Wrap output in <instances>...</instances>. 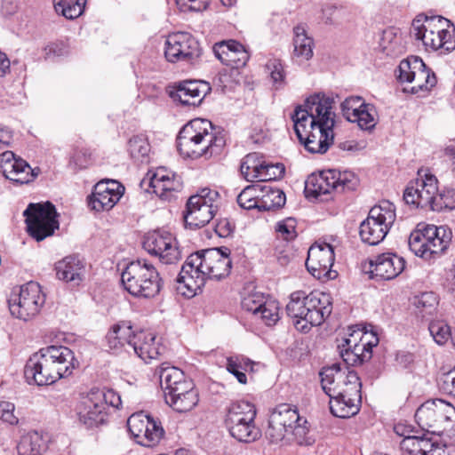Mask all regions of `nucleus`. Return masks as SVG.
Masks as SVG:
<instances>
[{
    "label": "nucleus",
    "instance_id": "052dcab7",
    "mask_svg": "<svg viewBox=\"0 0 455 455\" xmlns=\"http://www.w3.org/2000/svg\"><path fill=\"white\" fill-rule=\"evenodd\" d=\"M267 68L275 88L282 87L284 84L285 73L281 61L279 60H270L267 63Z\"/></svg>",
    "mask_w": 455,
    "mask_h": 455
},
{
    "label": "nucleus",
    "instance_id": "f3484780",
    "mask_svg": "<svg viewBox=\"0 0 455 455\" xmlns=\"http://www.w3.org/2000/svg\"><path fill=\"white\" fill-rule=\"evenodd\" d=\"M438 180L428 170H419L418 178L411 182L403 193L407 204L415 207L431 208L437 193Z\"/></svg>",
    "mask_w": 455,
    "mask_h": 455
},
{
    "label": "nucleus",
    "instance_id": "c85d7f7f",
    "mask_svg": "<svg viewBox=\"0 0 455 455\" xmlns=\"http://www.w3.org/2000/svg\"><path fill=\"white\" fill-rule=\"evenodd\" d=\"M149 187L158 197L170 200L173 194L182 188L180 178L164 167L157 168L154 172H148Z\"/></svg>",
    "mask_w": 455,
    "mask_h": 455
},
{
    "label": "nucleus",
    "instance_id": "338daca9",
    "mask_svg": "<svg viewBox=\"0 0 455 455\" xmlns=\"http://www.w3.org/2000/svg\"><path fill=\"white\" fill-rule=\"evenodd\" d=\"M188 392H197L194 388V385L191 381L186 380L183 383H180L179 386H175L169 391H165L164 399L172 398L174 396H180L188 394Z\"/></svg>",
    "mask_w": 455,
    "mask_h": 455
},
{
    "label": "nucleus",
    "instance_id": "9b49d317",
    "mask_svg": "<svg viewBox=\"0 0 455 455\" xmlns=\"http://www.w3.org/2000/svg\"><path fill=\"white\" fill-rule=\"evenodd\" d=\"M334 100L323 92H317L307 97L303 105L298 106L291 119L309 124H319L326 128H333L335 114L332 111Z\"/></svg>",
    "mask_w": 455,
    "mask_h": 455
},
{
    "label": "nucleus",
    "instance_id": "b1692460",
    "mask_svg": "<svg viewBox=\"0 0 455 455\" xmlns=\"http://www.w3.org/2000/svg\"><path fill=\"white\" fill-rule=\"evenodd\" d=\"M350 386L340 395L330 397L331 412L338 418H349L355 415L361 406V382H357L355 378L352 377Z\"/></svg>",
    "mask_w": 455,
    "mask_h": 455
},
{
    "label": "nucleus",
    "instance_id": "423d86ee",
    "mask_svg": "<svg viewBox=\"0 0 455 455\" xmlns=\"http://www.w3.org/2000/svg\"><path fill=\"white\" fill-rule=\"evenodd\" d=\"M124 288L132 296L153 298L161 289V277L156 267L145 259L130 262L123 270Z\"/></svg>",
    "mask_w": 455,
    "mask_h": 455
},
{
    "label": "nucleus",
    "instance_id": "4be33fe9",
    "mask_svg": "<svg viewBox=\"0 0 455 455\" xmlns=\"http://www.w3.org/2000/svg\"><path fill=\"white\" fill-rule=\"evenodd\" d=\"M334 260L332 245L325 242H319L308 249L306 267L308 272L319 280L334 279L337 276V272L331 270Z\"/></svg>",
    "mask_w": 455,
    "mask_h": 455
},
{
    "label": "nucleus",
    "instance_id": "13d9d810",
    "mask_svg": "<svg viewBox=\"0 0 455 455\" xmlns=\"http://www.w3.org/2000/svg\"><path fill=\"white\" fill-rule=\"evenodd\" d=\"M366 103L363 99L360 96H350L347 97L341 103V111L343 116L349 122L351 118H354L357 112L362 109Z\"/></svg>",
    "mask_w": 455,
    "mask_h": 455
},
{
    "label": "nucleus",
    "instance_id": "c03bdc74",
    "mask_svg": "<svg viewBox=\"0 0 455 455\" xmlns=\"http://www.w3.org/2000/svg\"><path fill=\"white\" fill-rule=\"evenodd\" d=\"M159 378L164 393L187 380L184 372L180 369L173 366L162 368Z\"/></svg>",
    "mask_w": 455,
    "mask_h": 455
},
{
    "label": "nucleus",
    "instance_id": "0eeeda50",
    "mask_svg": "<svg viewBox=\"0 0 455 455\" xmlns=\"http://www.w3.org/2000/svg\"><path fill=\"white\" fill-rule=\"evenodd\" d=\"M451 241V231L445 226L419 225L409 236L410 250L418 257L433 259L440 256Z\"/></svg>",
    "mask_w": 455,
    "mask_h": 455
},
{
    "label": "nucleus",
    "instance_id": "09e8293b",
    "mask_svg": "<svg viewBox=\"0 0 455 455\" xmlns=\"http://www.w3.org/2000/svg\"><path fill=\"white\" fill-rule=\"evenodd\" d=\"M417 314L422 318L431 315L436 307L437 298L433 292H423L414 298L413 302Z\"/></svg>",
    "mask_w": 455,
    "mask_h": 455
},
{
    "label": "nucleus",
    "instance_id": "f03ea898",
    "mask_svg": "<svg viewBox=\"0 0 455 455\" xmlns=\"http://www.w3.org/2000/svg\"><path fill=\"white\" fill-rule=\"evenodd\" d=\"M77 366L78 362L69 347L47 346L28 358L24 376L28 384L51 385L70 376Z\"/></svg>",
    "mask_w": 455,
    "mask_h": 455
},
{
    "label": "nucleus",
    "instance_id": "680f3d73",
    "mask_svg": "<svg viewBox=\"0 0 455 455\" xmlns=\"http://www.w3.org/2000/svg\"><path fill=\"white\" fill-rule=\"evenodd\" d=\"M91 392L93 393V395L101 396V402L104 405V409L108 411V406L118 407L121 404L120 396L112 389H100V388H92Z\"/></svg>",
    "mask_w": 455,
    "mask_h": 455
},
{
    "label": "nucleus",
    "instance_id": "c9c22d12",
    "mask_svg": "<svg viewBox=\"0 0 455 455\" xmlns=\"http://www.w3.org/2000/svg\"><path fill=\"white\" fill-rule=\"evenodd\" d=\"M135 332L128 322H121L114 324L106 335L108 347L114 353H117L124 348L130 352L127 347H132V338Z\"/></svg>",
    "mask_w": 455,
    "mask_h": 455
},
{
    "label": "nucleus",
    "instance_id": "7c9ffc66",
    "mask_svg": "<svg viewBox=\"0 0 455 455\" xmlns=\"http://www.w3.org/2000/svg\"><path fill=\"white\" fill-rule=\"evenodd\" d=\"M213 52L223 64L233 68L245 66L250 58L244 46L235 40L216 43L213 46Z\"/></svg>",
    "mask_w": 455,
    "mask_h": 455
},
{
    "label": "nucleus",
    "instance_id": "864d4df0",
    "mask_svg": "<svg viewBox=\"0 0 455 455\" xmlns=\"http://www.w3.org/2000/svg\"><path fill=\"white\" fill-rule=\"evenodd\" d=\"M151 417L144 412H137L132 414L127 420V426L130 433L134 437L135 441L138 437H141L142 431L148 427L150 422L153 420Z\"/></svg>",
    "mask_w": 455,
    "mask_h": 455
},
{
    "label": "nucleus",
    "instance_id": "a19ab883",
    "mask_svg": "<svg viewBox=\"0 0 455 455\" xmlns=\"http://www.w3.org/2000/svg\"><path fill=\"white\" fill-rule=\"evenodd\" d=\"M253 362L243 355H233L227 358L226 368L228 371L232 373L241 384L247 381L246 375L243 371L252 370Z\"/></svg>",
    "mask_w": 455,
    "mask_h": 455
},
{
    "label": "nucleus",
    "instance_id": "412c9836",
    "mask_svg": "<svg viewBox=\"0 0 455 455\" xmlns=\"http://www.w3.org/2000/svg\"><path fill=\"white\" fill-rule=\"evenodd\" d=\"M164 55L168 61L194 63L201 55L198 41L189 33L170 34L164 44Z\"/></svg>",
    "mask_w": 455,
    "mask_h": 455
},
{
    "label": "nucleus",
    "instance_id": "4d7b16f0",
    "mask_svg": "<svg viewBox=\"0 0 455 455\" xmlns=\"http://www.w3.org/2000/svg\"><path fill=\"white\" fill-rule=\"evenodd\" d=\"M262 321L267 326H272L279 320V305L275 300H267L259 312V315L255 316Z\"/></svg>",
    "mask_w": 455,
    "mask_h": 455
},
{
    "label": "nucleus",
    "instance_id": "de8ad7c7",
    "mask_svg": "<svg viewBox=\"0 0 455 455\" xmlns=\"http://www.w3.org/2000/svg\"><path fill=\"white\" fill-rule=\"evenodd\" d=\"M400 446L403 451L410 455H422V451H426L432 446V442L427 438L409 435L401 441Z\"/></svg>",
    "mask_w": 455,
    "mask_h": 455
},
{
    "label": "nucleus",
    "instance_id": "37998d69",
    "mask_svg": "<svg viewBox=\"0 0 455 455\" xmlns=\"http://www.w3.org/2000/svg\"><path fill=\"white\" fill-rule=\"evenodd\" d=\"M260 184L249 185L237 196V203L245 210H259Z\"/></svg>",
    "mask_w": 455,
    "mask_h": 455
},
{
    "label": "nucleus",
    "instance_id": "ea45409f",
    "mask_svg": "<svg viewBox=\"0 0 455 455\" xmlns=\"http://www.w3.org/2000/svg\"><path fill=\"white\" fill-rule=\"evenodd\" d=\"M284 193L276 188L260 184L259 211H270L284 205Z\"/></svg>",
    "mask_w": 455,
    "mask_h": 455
},
{
    "label": "nucleus",
    "instance_id": "5fc2aeb1",
    "mask_svg": "<svg viewBox=\"0 0 455 455\" xmlns=\"http://www.w3.org/2000/svg\"><path fill=\"white\" fill-rule=\"evenodd\" d=\"M297 221L293 218H286L276 222L275 231L276 236L286 242L294 240L297 237Z\"/></svg>",
    "mask_w": 455,
    "mask_h": 455
},
{
    "label": "nucleus",
    "instance_id": "bf43d9fd",
    "mask_svg": "<svg viewBox=\"0 0 455 455\" xmlns=\"http://www.w3.org/2000/svg\"><path fill=\"white\" fill-rule=\"evenodd\" d=\"M428 329L438 345H444L451 338L450 326L443 321L432 322Z\"/></svg>",
    "mask_w": 455,
    "mask_h": 455
},
{
    "label": "nucleus",
    "instance_id": "0e129e2a",
    "mask_svg": "<svg viewBox=\"0 0 455 455\" xmlns=\"http://www.w3.org/2000/svg\"><path fill=\"white\" fill-rule=\"evenodd\" d=\"M89 164L90 156L84 150H76L69 161V165L76 171L86 168Z\"/></svg>",
    "mask_w": 455,
    "mask_h": 455
},
{
    "label": "nucleus",
    "instance_id": "9d476101",
    "mask_svg": "<svg viewBox=\"0 0 455 455\" xmlns=\"http://www.w3.org/2000/svg\"><path fill=\"white\" fill-rule=\"evenodd\" d=\"M395 219V206L391 202L383 201L373 206L359 228L362 242L369 245L379 244L387 235Z\"/></svg>",
    "mask_w": 455,
    "mask_h": 455
},
{
    "label": "nucleus",
    "instance_id": "473e14b6",
    "mask_svg": "<svg viewBox=\"0 0 455 455\" xmlns=\"http://www.w3.org/2000/svg\"><path fill=\"white\" fill-rule=\"evenodd\" d=\"M131 349L145 363H149L156 359L164 348L156 341L153 332L140 331L133 335Z\"/></svg>",
    "mask_w": 455,
    "mask_h": 455
},
{
    "label": "nucleus",
    "instance_id": "79ce46f5",
    "mask_svg": "<svg viewBox=\"0 0 455 455\" xmlns=\"http://www.w3.org/2000/svg\"><path fill=\"white\" fill-rule=\"evenodd\" d=\"M57 12L65 18L73 20L78 18L84 11L86 0H52Z\"/></svg>",
    "mask_w": 455,
    "mask_h": 455
},
{
    "label": "nucleus",
    "instance_id": "dca6fc26",
    "mask_svg": "<svg viewBox=\"0 0 455 455\" xmlns=\"http://www.w3.org/2000/svg\"><path fill=\"white\" fill-rule=\"evenodd\" d=\"M351 332L346 338L340 348V355L347 364L361 363L366 357V353L371 354V348L378 345L379 339L373 332L363 331L357 328H351Z\"/></svg>",
    "mask_w": 455,
    "mask_h": 455
},
{
    "label": "nucleus",
    "instance_id": "a878e982",
    "mask_svg": "<svg viewBox=\"0 0 455 455\" xmlns=\"http://www.w3.org/2000/svg\"><path fill=\"white\" fill-rule=\"evenodd\" d=\"M352 376L357 379V382H361L355 371L348 367L342 369L339 364L334 363L331 366L324 367L320 371L321 385L329 397L338 395L349 387Z\"/></svg>",
    "mask_w": 455,
    "mask_h": 455
},
{
    "label": "nucleus",
    "instance_id": "4c0bfd02",
    "mask_svg": "<svg viewBox=\"0 0 455 455\" xmlns=\"http://www.w3.org/2000/svg\"><path fill=\"white\" fill-rule=\"evenodd\" d=\"M293 58L298 62L308 60L313 57L314 40L310 37L303 25L293 28Z\"/></svg>",
    "mask_w": 455,
    "mask_h": 455
},
{
    "label": "nucleus",
    "instance_id": "6ab92c4d",
    "mask_svg": "<svg viewBox=\"0 0 455 455\" xmlns=\"http://www.w3.org/2000/svg\"><path fill=\"white\" fill-rule=\"evenodd\" d=\"M143 248L164 264H174L181 258L176 238L164 229L148 232L144 237Z\"/></svg>",
    "mask_w": 455,
    "mask_h": 455
},
{
    "label": "nucleus",
    "instance_id": "cd10ccee",
    "mask_svg": "<svg viewBox=\"0 0 455 455\" xmlns=\"http://www.w3.org/2000/svg\"><path fill=\"white\" fill-rule=\"evenodd\" d=\"M405 260L403 257L392 252H384L370 260L371 278L392 280L403 273Z\"/></svg>",
    "mask_w": 455,
    "mask_h": 455
},
{
    "label": "nucleus",
    "instance_id": "39448f33",
    "mask_svg": "<svg viewBox=\"0 0 455 455\" xmlns=\"http://www.w3.org/2000/svg\"><path fill=\"white\" fill-rule=\"evenodd\" d=\"M449 22L442 16L418 15L412 21L411 34L422 41L427 50L450 52L455 49V39L447 28Z\"/></svg>",
    "mask_w": 455,
    "mask_h": 455
},
{
    "label": "nucleus",
    "instance_id": "aec40b11",
    "mask_svg": "<svg viewBox=\"0 0 455 455\" xmlns=\"http://www.w3.org/2000/svg\"><path fill=\"white\" fill-rule=\"evenodd\" d=\"M398 71L400 82L414 84L411 89L412 93H417L419 91H428L436 84L435 74L417 56H411L402 60L398 66Z\"/></svg>",
    "mask_w": 455,
    "mask_h": 455
},
{
    "label": "nucleus",
    "instance_id": "6e6552de",
    "mask_svg": "<svg viewBox=\"0 0 455 455\" xmlns=\"http://www.w3.org/2000/svg\"><path fill=\"white\" fill-rule=\"evenodd\" d=\"M256 409L247 401L232 403L227 409L225 425L229 434L239 442L251 443L260 437L255 425Z\"/></svg>",
    "mask_w": 455,
    "mask_h": 455
},
{
    "label": "nucleus",
    "instance_id": "ddd939ff",
    "mask_svg": "<svg viewBox=\"0 0 455 455\" xmlns=\"http://www.w3.org/2000/svg\"><path fill=\"white\" fill-rule=\"evenodd\" d=\"M23 215L28 234L36 241L52 235L59 228L58 214L50 202L29 204Z\"/></svg>",
    "mask_w": 455,
    "mask_h": 455
},
{
    "label": "nucleus",
    "instance_id": "72a5a7b5",
    "mask_svg": "<svg viewBox=\"0 0 455 455\" xmlns=\"http://www.w3.org/2000/svg\"><path fill=\"white\" fill-rule=\"evenodd\" d=\"M280 421L269 419L268 427L266 431L267 438L273 443H289L296 442L301 444L307 434V427L305 425H296L294 428L290 429L283 427Z\"/></svg>",
    "mask_w": 455,
    "mask_h": 455
},
{
    "label": "nucleus",
    "instance_id": "49530a36",
    "mask_svg": "<svg viewBox=\"0 0 455 455\" xmlns=\"http://www.w3.org/2000/svg\"><path fill=\"white\" fill-rule=\"evenodd\" d=\"M351 123H356L357 125L365 131L372 130L377 124V111L373 105L366 103L364 107L356 113Z\"/></svg>",
    "mask_w": 455,
    "mask_h": 455
},
{
    "label": "nucleus",
    "instance_id": "1a4fd4ad",
    "mask_svg": "<svg viewBox=\"0 0 455 455\" xmlns=\"http://www.w3.org/2000/svg\"><path fill=\"white\" fill-rule=\"evenodd\" d=\"M359 185L358 177L351 171L325 170L313 173L305 182L307 196L318 197L331 191L339 193L355 190Z\"/></svg>",
    "mask_w": 455,
    "mask_h": 455
},
{
    "label": "nucleus",
    "instance_id": "393cba45",
    "mask_svg": "<svg viewBox=\"0 0 455 455\" xmlns=\"http://www.w3.org/2000/svg\"><path fill=\"white\" fill-rule=\"evenodd\" d=\"M124 193V187L118 181L101 180L94 186L92 194L88 197V204L95 212L112 209Z\"/></svg>",
    "mask_w": 455,
    "mask_h": 455
},
{
    "label": "nucleus",
    "instance_id": "f257e3e1",
    "mask_svg": "<svg viewBox=\"0 0 455 455\" xmlns=\"http://www.w3.org/2000/svg\"><path fill=\"white\" fill-rule=\"evenodd\" d=\"M232 260L228 248H212L189 255L178 276V291L191 298L204 286L207 279L221 280L230 274Z\"/></svg>",
    "mask_w": 455,
    "mask_h": 455
},
{
    "label": "nucleus",
    "instance_id": "5701e85b",
    "mask_svg": "<svg viewBox=\"0 0 455 455\" xmlns=\"http://www.w3.org/2000/svg\"><path fill=\"white\" fill-rule=\"evenodd\" d=\"M240 172L247 181H267L282 177L284 167L282 164L267 163L260 154L254 152L243 159Z\"/></svg>",
    "mask_w": 455,
    "mask_h": 455
},
{
    "label": "nucleus",
    "instance_id": "f8f14e48",
    "mask_svg": "<svg viewBox=\"0 0 455 455\" xmlns=\"http://www.w3.org/2000/svg\"><path fill=\"white\" fill-rule=\"evenodd\" d=\"M220 203V195L208 188L191 196L187 203L184 220L187 226L199 228L208 224L214 217Z\"/></svg>",
    "mask_w": 455,
    "mask_h": 455
},
{
    "label": "nucleus",
    "instance_id": "bb28decb",
    "mask_svg": "<svg viewBox=\"0 0 455 455\" xmlns=\"http://www.w3.org/2000/svg\"><path fill=\"white\" fill-rule=\"evenodd\" d=\"M101 396L93 395L91 390L83 395L78 402L76 411L80 423L87 428L103 425L108 419V411L104 409Z\"/></svg>",
    "mask_w": 455,
    "mask_h": 455
},
{
    "label": "nucleus",
    "instance_id": "603ef678",
    "mask_svg": "<svg viewBox=\"0 0 455 455\" xmlns=\"http://www.w3.org/2000/svg\"><path fill=\"white\" fill-rule=\"evenodd\" d=\"M266 301L262 292L252 291L243 296L241 306L245 311L251 312L254 316H258Z\"/></svg>",
    "mask_w": 455,
    "mask_h": 455
},
{
    "label": "nucleus",
    "instance_id": "e433bc0d",
    "mask_svg": "<svg viewBox=\"0 0 455 455\" xmlns=\"http://www.w3.org/2000/svg\"><path fill=\"white\" fill-rule=\"evenodd\" d=\"M47 449V435L36 430L24 434L17 445L19 455H43Z\"/></svg>",
    "mask_w": 455,
    "mask_h": 455
},
{
    "label": "nucleus",
    "instance_id": "6e6d98bb",
    "mask_svg": "<svg viewBox=\"0 0 455 455\" xmlns=\"http://www.w3.org/2000/svg\"><path fill=\"white\" fill-rule=\"evenodd\" d=\"M128 151L133 159L143 162L148 156L150 146L143 137L135 136L129 140Z\"/></svg>",
    "mask_w": 455,
    "mask_h": 455
},
{
    "label": "nucleus",
    "instance_id": "a18cd8bd",
    "mask_svg": "<svg viewBox=\"0 0 455 455\" xmlns=\"http://www.w3.org/2000/svg\"><path fill=\"white\" fill-rule=\"evenodd\" d=\"M164 430L156 420L153 419L148 427H146L141 437H138L136 442L145 447H152L156 445L163 438Z\"/></svg>",
    "mask_w": 455,
    "mask_h": 455
},
{
    "label": "nucleus",
    "instance_id": "69168bd1",
    "mask_svg": "<svg viewBox=\"0 0 455 455\" xmlns=\"http://www.w3.org/2000/svg\"><path fill=\"white\" fill-rule=\"evenodd\" d=\"M182 11L201 12L207 8L209 0H176Z\"/></svg>",
    "mask_w": 455,
    "mask_h": 455
},
{
    "label": "nucleus",
    "instance_id": "58836bf2",
    "mask_svg": "<svg viewBox=\"0 0 455 455\" xmlns=\"http://www.w3.org/2000/svg\"><path fill=\"white\" fill-rule=\"evenodd\" d=\"M269 419L272 420L280 421V425L287 428L292 429L296 425H304L307 423L306 419L299 417L296 407L282 403L277 405L272 411Z\"/></svg>",
    "mask_w": 455,
    "mask_h": 455
},
{
    "label": "nucleus",
    "instance_id": "20e7f679",
    "mask_svg": "<svg viewBox=\"0 0 455 455\" xmlns=\"http://www.w3.org/2000/svg\"><path fill=\"white\" fill-rule=\"evenodd\" d=\"M286 311L288 315L293 318L294 327L307 333L313 326L321 325L331 315V298L330 294L317 291L309 294L297 291L291 294Z\"/></svg>",
    "mask_w": 455,
    "mask_h": 455
},
{
    "label": "nucleus",
    "instance_id": "f704fd0d",
    "mask_svg": "<svg viewBox=\"0 0 455 455\" xmlns=\"http://www.w3.org/2000/svg\"><path fill=\"white\" fill-rule=\"evenodd\" d=\"M57 277L65 282L79 284L85 273L84 262L76 256H68L55 265Z\"/></svg>",
    "mask_w": 455,
    "mask_h": 455
},
{
    "label": "nucleus",
    "instance_id": "c756f323",
    "mask_svg": "<svg viewBox=\"0 0 455 455\" xmlns=\"http://www.w3.org/2000/svg\"><path fill=\"white\" fill-rule=\"evenodd\" d=\"M1 169L4 177L13 182L26 184L35 178L34 171L28 163L20 158H15L12 151L0 155Z\"/></svg>",
    "mask_w": 455,
    "mask_h": 455
},
{
    "label": "nucleus",
    "instance_id": "8fccbe9b",
    "mask_svg": "<svg viewBox=\"0 0 455 455\" xmlns=\"http://www.w3.org/2000/svg\"><path fill=\"white\" fill-rule=\"evenodd\" d=\"M166 403L173 408L178 412H187L191 411L198 403V393L188 392V394L174 396L172 398L165 399Z\"/></svg>",
    "mask_w": 455,
    "mask_h": 455
},
{
    "label": "nucleus",
    "instance_id": "7ed1b4c3",
    "mask_svg": "<svg viewBox=\"0 0 455 455\" xmlns=\"http://www.w3.org/2000/svg\"><path fill=\"white\" fill-rule=\"evenodd\" d=\"M226 145V134L207 119L196 118L186 124L177 137L180 155L191 159L208 160L221 154Z\"/></svg>",
    "mask_w": 455,
    "mask_h": 455
},
{
    "label": "nucleus",
    "instance_id": "4468645a",
    "mask_svg": "<svg viewBox=\"0 0 455 455\" xmlns=\"http://www.w3.org/2000/svg\"><path fill=\"white\" fill-rule=\"evenodd\" d=\"M45 302L41 286L36 282H28L20 286L18 294L9 300L11 314L21 320L28 321L35 317Z\"/></svg>",
    "mask_w": 455,
    "mask_h": 455
},
{
    "label": "nucleus",
    "instance_id": "2eb2a0df",
    "mask_svg": "<svg viewBox=\"0 0 455 455\" xmlns=\"http://www.w3.org/2000/svg\"><path fill=\"white\" fill-rule=\"evenodd\" d=\"M415 419L422 428L443 427V429H452L455 427V407L442 399L429 400L418 408Z\"/></svg>",
    "mask_w": 455,
    "mask_h": 455
},
{
    "label": "nucleus",
    "instance_id": "2f4dec72",
    "mask_svg": "<svg viewBox=\"0 0 455 455\" xmlns=\"http://www.w3.org/2000/svg\"><path fill=\"white\" fill-rule=\"evenodd\" d=\"M211 92L208 83L204 81H184L179 84L171 96L182 105L198 106Z\"/></svg>",
    "mask_w": 455,
    "mask_h": 455
},
{
    "label": "nucleus",
    "instance_id": "3c124183",
    "mask_svg": "<svg viewBox=\"0 0 455 455\" xmlns=\"http://www.w3.org/2000/svg\"><path fill=\"white\" fill-rule=\"evenodd\" d=\"M430 210L441 212L455 209V189L445 188L442 191L437 188L436 196Z\"/></svg>",
    "mask_w": 455,
    "mask_h": 455
},
{
    "label": "nucleus",
    "instance_id": "e2e57ef3",
    "mask_svg": "<svg viewBox=\"0 0 455 455\" xmlns=\"http://www.w3.org/2000/svg\"><path fill=\"white\" fill-rule=\"evenodd\" d=\"M14 404L3 401L0 402V419L11 425L18 423V418L14 415Z\"/></svg>",
    "mask_w": 455,
    "mask_h": 455
},
{
    "label": "nucleus",
    "instance_id": "a211bd4d",
    "mask_svg": "<svg viewBox=\"0 0 455 455\" xmlns=\"http://www.w3.org/2000/svg\"><path fill=\"white\" fill-rule=\"evenodd\" d=\"M293 126L299 142L311 154H324L333 143V128L302 122H293Z\"/></svg>",
    "mask_w": 455,
    "mask_h": 455
},
{
    "label": "nucleus",
    "instance_id": "774afa93",
    "mask_svg": "<svg viewBox=\"0 0 455 455\" xmlns=\"http://www.w3.org/2000/svg\"><path fill=\"white\" fill-rule=\"evenodd\" d=\"M337 8L332 5L325 6L322 9V15L320 17L323 23L329 26L339 25L337 19Z\"/></svg>",
    "mask_w": 455,
    "mask_h": 455
}]
</instances>
